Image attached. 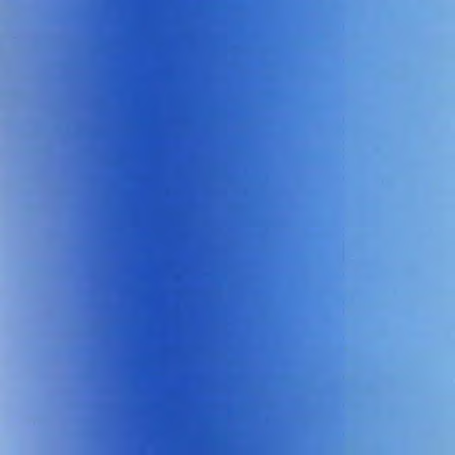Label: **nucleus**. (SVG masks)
<instances>
[{
	"mask_svg": "<svg viewBox=\"0 0 455 455\" xmlns=\"http://www.w3.org/2000/svg\"><path fill=\"white\" fill-rule=\"evenodd\" d=\"M52 169V172H55ZM60 171H105V168H75V169H60Z\"/></svg>",
	"mask_w": 455,
	"mask_h": 455,
	"instance_id": "nucleus-3",
	"label": "nucleus"
},
{
	"mask_svg": "<svg viewBox=\"0 0 455 455\" xmlns=\"http://www.w3.org/2000/svg\"><path fill=\"white\" fill-rule=\"evenodd\" d=\"M105 171H299V169H275V168H227V167H128V168H105Z\"/></svg>",
	"mask_w": 455,
	"mask_h": 455,
	"instance_id": "nucleus-2",
	"label": "nucleus"
},
{
	"mask_svg": "<svg viewBox=\"0 0 455 455\" xmlns=\"http://www.w3.org/2000/svg\"><path fill=\"white\" fill-rule=\"evenodd\" d=\"M83 177L122 178H217V177H268L304 172H63Z\"/></svg>",
	"mask_w": 455,
	"mask_h": 455,
	"instance_id": "nucleus-1",
	"label": "nucleus"
}]
</instances>
